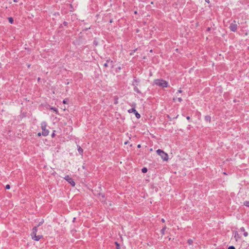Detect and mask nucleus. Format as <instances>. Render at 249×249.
Instances as JSON below:
<instances>
[{
    "mask_svg": "<svg viewBox=\"0 0 249 249\" xmlns=\"http://www.w3.org/2000/svg\"><path fill=\"white\" fill-rule=\"evenodd\" d=\"M37 233V228L35 227L33 229V232L32 233V239L36 241H39L42 237V235H36Z\"/></svg>",
    "mask_w": 249,
    "mask_h": 249,
    "instance_id": "nucleus-4",
    "label": "nucleus"
},
{
    "mask_svg": "<svg viewBox=\"0 0 249 249\" xmlns=\"http://www.w3.org/2000/svg\"><path fill=\"white\" fill-rule=\"evenodd\" d=\"M150 53H152V50H151L150 51Z\"/></svg>",
    "mask_w": 249,
    "mask_h": 249,
    "instance_id": "nucleus-32",
    "label": "nucleus"
},
{
    "mask_svg": "<svg viewBox=\"0 0 249 249\" xmlns=\"http://www.w3.org/2000/svg\"><path fill=\"white\" fill-rule=\"evenodd\" d=\"M134 13L136 14L137 13V11H135Z\"/></svg>",
    "mask_w": 249,
    "mask_h": 249,
    "instance_id": "nucleus-33",
    "label": "nucleus"
},
{
    "mask_svg": "<svg viewBox=\"0 0 249 249\" xmlns=\"http://www.w3.org/2000/svg\"><path fill=\"white\" fill-rule=\"evenodd\" d=\"M112 61H107V63H105L104 66L105 67H107L108 66V65H112Z\"/></svg>",
    "mask_w": 249,
    "mask_h": 249,
    "instance_id": "nucleus-9",
    "label": "nucleus"
},
{
    "mask_svg": "<svg viewBox=\"0 0 249 249\" xmlns=\"http://www.w3.org/2000/svg\"><path fill=\"white\" fill-rule=\"evenodd\" d=\"M136 111V110L135 109V108H131V109H129L128 110V112L129 113H135V112Z\"/></svg>",
    "mask_w": 249,
    "mask_h": 249,
    "instance_id": "nucleus-10",
    "label": "nucleus"
},
{
    "mask_svg": "<svg viewBox=\"0 0 249 249\" xmlns=\"http://www.w3.org/2000/svg\"><path fill=\"white\" fill-rule=\"evenodd\" d=\"M178 101L180 102L182 101V99L181 98H178Z\"/></svg>",
    "mask_w": 249,
    "mask_h": 249,
    "instance_id": "nucleus-25",
    "label": "nucleus"
},
{
    "mask_svg": "<svg viewBox=\"0 0 249 249\" xmlns=\"http://www.w3.org/2000/svg\"><path fill=\"white\" fill-rule=\"evenodd\" d=\"M41 127L42 130V135L44 136H47L49 135V131L46 128L47 124L46 122H43L41 124Z\"/></svg>",
    "mask_w": 249,
    "mask_h": 249,
    "instance_id": "nucleus-3",
    "label": "nucleus"
},
{
    "mask_svg": "<svg viewBox=\"0 0 249 249\" xmlns=\"http://www.w3.org/2000/svg\"><path fill=\"white\" fill-rule=\"evenodd\" d=\"M178 92L180 93H181L182 92V90L180 89L178 90Z\"/></svg>",
    "mask_w": 249,
    "mask_h": 249,
    "instance_id": "nucleus-23",
    "label": "nucleus"
},
{
    "mask_svg": "<svg viewBox=\"0 0 249 249\" xmlns=\"http://www.w3.org/2000/svg\"><path fill=\"white\" fill-rule=\"evenodd\" d=\"M135 116L137 118V119H140V117H141V115L136 111L135 112Z\"/></svg>",
    "mask_w": 249,
    "mask_h": 249,
    "instance_id": "nucleus-12",
    "label": "nucleus"
},
{
    "mask_svg": "<svg viewBox=\"0 0 249 249\" xmlns=\"http://www.w3.org/2000/svg\"><path fill=\"white\" fill-rule=\"evenodd\" d=\"M142 172L143 173H146V172H147V168H146L144 167V168H142Z\"/></svg>",
    "mask_w": 249,
    "mask_h": 249,
    "instance_id": "nucleus-15",
    "label": "nucleus"
},
{
    "mask_svg": "<svg viewBox=\"0 0 249 249\" xmlns=\"http://www.w3.org/2000/svg\"><path fill=\"white\" fill-rule=\"evenodd\" d=\"M41 135H42V133H40V132L38 133V134H37V136H39H39H40Z\"/></svg>",
    "mask_w": 249,
    "mask_h": 249,
    "instance_id": "nucleus-24",
    "label": "nucleus"
},
{
    "mask_svg": "<svg viewBox=\"0 0 249 249\" xmlns=\"http://www.w3.org/2000/svg\"><path fill=\"white\" fill-rule=\"evenodd\" d=\"M115 244L116 245V249H120V248L119 244L117 242H116Z\"/></svg>",
    "mask_w": 249,
    "mask_h": 249,
    "instance_id": "nucleus-17",
    "label": "nucleus"
},
{
    "mask_svg": "<svg viewBox=\"0 0 249 249\" xmlns=\"http://www.w3.org/2000/svg\"><path fill=\"white\" fill-rule=\"evenodd\" d=\"M50 109L55 112L56 113H58V109L55 107H51Z\"/></svg>",
    "mask_w": 249,
    "mask_h": 249,
    "instance_id": "nucleus-13",
    "label": "nucleus"
},
{
    "mask_svg": "<svg viewBox=\"0 0 249 249\" xmlns=\"http://www.w3.org/2000/svg\"><path fill=\"white\" fill-rule=\"evenodd\" d=\"M77 150L78 152L80 153V154L82 155L83 152V150L80 146H78Z\"/></svg>",
    "mask_w": 249,
    "mask_h": 249,
    "instance_id": "nucleus-8",
    "label": "nucleus"
},
{
    "mask_svg": "<svg viewBox=\"0 0 249 249\" xmlns=\"http://www.w3.org/2000/svg\"><path fill=\"white\" fill-rule=\"evenodd\" d=\"M242 231L244 232H243V235L245 236V237H247L248 236V233L247 231H245V229L244 228H243L242 229Z\"/></svg>",
    "mask_w": 249,
    "mask_h": 249,
    "instance_id": "nucleus-11",
    "label": "nucleus"
},
{
    "mask_svg": "<svg viewBox=\"0 0 249 249\" xmlns=\"http://www.w3.org/2000/svg\"><path fill=\"white\" fill-rule=\"evenodd\" d=\"M206 0V1L207 3H209V2H210V1H209V0Z\"/></svg>",
    "mask_w": 249,
    "mask_h": 249,
    "instance_id": "nucleus-28",
    "label": "nucleus"
},
{
    "mask_svg": "<svg viewBox=\"0 0 249 249\" xmlns=\"http://www.w3.org/2000/svg\"><path fill=\"white\" fill-rule=\"evenodd\" d=\"M102 197L103 198H104V196L103 195H102Z\"/></svg>",
    "mask_w": 249,
    "mask_h": 249,
    "instance_id": "nucleus-31",
    "label": "nucleus"
},
{
    "mask_svg": "<svg viewBox=\"0 0 249 249\" xmlns=\"http://www.w3.org/2000/svg\"><path fill=\"white\" fill-rule=\"evenodd\" d=\"M8 20H9V22L11 23V24H12L13 22V19L11 17H10L8 18Z\"/></svg>",
    "mask_w": 249,
    "mask_h": 249,
    "instance_id": "nucleus-16",
    "label": "nucleus"
},
{
    "mask_svg": "<svg viewBox=\"0 0 249 249\" xmlns=\"http://www.w3.org/2000/svg\"><path fill=\"white\" fill-rule=\"evenodd\" d=\"M55 131L54 130L53 132V133L52 134V137L53 138L54 137H55Z\"/></svg>",
    "mask_w": 249,
    "mask_h": 249,
    "instance_id": "nucleus-18",
    "label": "nucleus"
},
{
    "mask_svg": "<svg viewBox=\"0 0 249 249\" xmlns=\"http://www.w3.org/2000/svg\"><path fill=\"white\" fill-rule=\"evenodd\" d=\"M164 231H165V228H163L162 230H161V233L162 234H164Z\"/></svg>",
    "mask_w": 249,
    "mask_h": 249,
    "instance_id": "nucleus-21",
    "label": "nucleus"
},
{
    "mask_svg": "<svg viewBox=\"0 0 249 249\" xmlns=\"http://www.w3.org/2000/svg\"><path fill=\"white\" fill-rule=\"evenodd\" d=\"M244 205H245L246 207H249V200L246 201L244 202Z\"/></svg>",
    "mask_w": 249,
    "mask_h": 249,
    "instance_id": "nucleus-14",
    "label": "nucleus"
},
{
    "mask_svg": "<svg viewBox=\"0 0 249 249\" xmlns=\"http://www.w3.org/2000/svg\"><path fill=\"white\" fill-rule=\"evenodd\" d=\"M127 143H128V142H124V144H127Z\"/></svg>",
    "mask_w": 249,
    "mask_h": 249,
    "instance_id": "nucleus-30",
    "label": "nucleus"
},
{
    "mask_svg": "<svg viewBox=\"0 0 249 249\" xmlns=\"http://www.w3.org/2000/svg\"><path fill=\"white\" fill-rule=\"evenodd\" d=\"M157 153L160 157V158L164 161H167L169 159V157L168 154L164 152L163 150L160 149H158L156 151Z\"/></svg>",
    "mask_w": 249,
    "mask_h": 249,
    "instance_id": "nucleus-2",
    "label": "nucleus"
},
{
    "mask_svg": "<svg viewBox=\"0 0 249 249\" xmlns=\"http://www.w3.org/2000/svg\"><path fill=\"white\" fill-rule=\"evenodd\" d=\"M228 249H235V248L233 246H230Z\"/></svg>",
    "mask_w": 249,
    "mask_h": 249,
    "instance_id": "nucleus-22",
    "label": "nucleus"
},
{
    "mask_svg": "<svg viewBox=\"0 0 249 249\" xmlns=\"http://www.w3.org/2000/svg\"><path fill=\"white\" fill-rule=\"evenodd\" d=\"M65 180H66L72 186L74 187L75 185V183L73 179L71 178L69 176H66L64 177Z\"/></svg>",
    "mask_w": 249,
    "mask_h": 249,
    "instance_id": "nucleus-5",
    "label": "nucleus"
},
{
    "mask_svg": "<svg viewBox=\"0 0 249 249\" xmlns=\"http://www.w3.org/2000/svg\"><path fill=\"white\" fill-rule=\"evenodd\" d=\"M204 121L207 124H210L211 122V117L210 115H206L204 118Z\"/></svg>",
    "mask_w": 249,
    "mask_h": 249,
    "instance_id": "nucleus-7",
    "label": "nucleus"
},
{
    "mask_svg": "<svg viewBox=\"0 0 249 249\" xmlns=\"http://www.w3.org/2000/svg\"><path fill=\"white\" fill-rule=\"evenodd\" d=\"M5 188L6 189H9L10 188V186L9 184L6 185Z\"/></svg>",
    "mask_w": 249,
    "mask_h": 249,
    "instance_id": "nucleus-19",
    "label": "nucleus"
},
{
    "mask_svg": "<svg viewBox=\"0 0 249 249\" xmlns=\"http://www.w3.org/2000/svg\"><path fill=\"white\" fill-rule=\"evenodd\" d=\"M63 104H68L67 101V100H66V99H65V100H64L63 101Z\"/></svg>",
    "mask_w": 249,
    "mask_h": 249,
    "instance_id": "nucleus-20",
    "label": "nucleus"
},
{
    "mask_svg": "<svg viewBox=\"0 0 249 249\" xmlns=\"http://www.w3.org/2000/svg\"><path fill=\"white\" fill-rule=\"evenodd\" d=\"M137 147H138V148H140L141 147V144H138Z\"/></svg>",
    "mask_w": 249,
    "mask_h": 249,
    "instance_id": "nucleus-27",
    "label": "nucleus"
},
{
    "mask_svg": "<svg viewBox=\"0 0 249 249\" xmlns=\"http://www.w3.org/2000/svg\"><path fill=\"white\" fill-rule=\"evenodd\" d=\"M230 28L232 32H235L237 30V24L235 23H232L231 24Z\"/></svg>",
    "mask_w": 249,
    "mask_h": 249,
    "instance_id": "nucleus-6",
    "label": "nucleus"
},
{
    "mask_svg": "<svg viewBox=\"0 0 249 249\" xmlns=\"http://www.w3.org/2000/svg\"><path fill=\"white\" fill-rule=\"evenodd\" d=\"M14 1L15 2H17V0H14Z\"/></svg>",
    "mask_w": 249,
    "mask_h": 249,
    "instance_id": "nucleus-29",
    "label": "nucleus"
},
{
    "mask_svg": "<svg viewBox=\"0 0 249 249\" xmlns=\"http://www.w3.org/2000/svg\"><path fill=\"white\" fill-rule=\"evenodd\" d=\"M186 119H187V120H190V117L189 116H187V117H186Z\"/></svg>",
    "mask_w": 249,
    "mask_h": 249,
    "instance_id": "nucleus-26",
    "label": "nucleus"
},
{
    "mask_svg": "<svg viewBox=\"0 0 249 249\" xmlns=\"http://www.w3.org/2000/svg\"><path fill=\"white\" fill-rule=\"evenodd\" d=\"M154 84L157 86L162 88H167L168 87V83L162 79H156L154 81Z\"/></svg>",
    "mask_w": 249,
    "mask_h": 249,
    "instance_id": "nucleus-1",
    "label": "nucleus"
}]
</instances>
